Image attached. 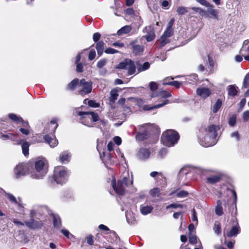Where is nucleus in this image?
Wrapping results in <instances>:
<instances>
[{
	"label": "nucleus",
	"mask_w": 249,
	"mask_h": 249,
	"mask_svg": "<svg viewBox=\"0 0 249 249\" xmlns=\"http://www.w3.org/2000/svg\"><path fill=\"white\" fill-rule=\"evenodd\" d=\"M219 129V127L214 124L202 125L198 134L200 144L206 147L215 145L217 142V131Z\"/></svg>",
	"instance_id": "obj_1"
},
{
	"label": "nucleus",
	"mask_w": 249,
	"mask_h": 249,
	"mask_svg": "<svg viewBox=\"0 0 249 249\" xmlns=\"http://www.w3.org/2000/svg\"><path fill=\"white\" fill-rule=\"evenodd\" d=\"M112 186L115 193L118 195H124L125 193V187L130 186L133 184L132 176H130L128 172L124 173L122 179L118 180L115 182V179L112 181Z\"/></svg>",
	"instance_id": "obj_2"
},
{
	"label": "nucleus",
	"mask_w": 249,
	"mask_h": 249,
	"mask_svg": "<svg viewBox=\"0 0 249 249\" xmlns=\"http://www.w3.org/2000/svg\"><path fill=\"white\" fill-rule=\"evenodd\" d=\"M47 161L43 158L36 159L35 162V169L29 173L31 177L35 179L41 178L46 173L45 166Z\"/></svg>",
	"instance_id": "obj_3"
},
{
	"label": "nucleus",
	"mask_w": 249,
	"mask_h": 249,
	"mask_svg": "<svg viewBox=\"0 0 249 249\" xmlns=\"http://www.w3.org/2000/svg\"><path fill=\"white\" fill-rule=\"evenodd\" d=\"M179 136L177 132L172 129H169L163 133L161 136V142L167 146H174L178 142Z\"/></svg>",
	"instance_id": "obj_4"
},
{
	"label": "nucleus",
	"mask_w": 249,
	"mask_h": 249,
	"mask_svg": "<svg viewBox=\"0 0 249 249\" xmlns=\"http://www.w3.org/2000/svg\"><path fill=\"white\" fill-rule=\"evenodd\" d=\"M69 176V172L64 167L57 166L54 168L53 178L57 184L65 183Z\"/></svg>",
	"instance_id": "obj_5"
},
{
	"label": "nucleus",
	"mask_w": 249,
	"mask_h": 249,
	"mask_svg": "<svg viewBox=\"0 0 249 249\" xmlns=\"http://www.w3.org/2000/svg\"><path fill=\"white\" fill-rule=\"evenodd\" d=\"M78 115L81 117V123L89 127L93 126L90 125L91 122H96L99 120L98 114L93 111H79Z\"/></svg>",
	"instance_id": "obj_6"
},
{
	"label": "nucleus",
	"mask_w": 249,
	"mask_h": 249,
	"mask_svg": "<svg viewBox=\"0 0 249 249\" xmlns=\"http://www.w3.org/2000/svg\"><path fill=\"white\" fill-rule=\"evenodd\" d=\"M92 83L90 81H86L85 79H81L77 87L78 94L84 96L91 92Z\"/></svg>",
	"instance_id": "obj_7"
},
{
	"label": "nucleus",
	"mask_w": 249,
	"mask_h": 249,
	"mask_svg": "<svg viewBox=\"0 0 249 249\" xmlns=\"http://www.w3.org/2000/svg\"><path fill=\"white\" fill-rule=\"evenodd\" d=\"M117 68L127 70L129 75L134 74L136 71V66L134 62L128 59H126L123 62L120 63Z\"/></svg>",
	"instance_id": "obj_8"
},
{
	"label": "nucleus",
	"mask_w": 249,
	"mask_h": 249,
	"mask_svg": "<svg viewBox=\"0 0 249 249\" xmlns=\"http://www.w3.org/2000/svg\"><path fill=\"white\" fill-rule=\"evenodd\" d=\"M151 124H145L139 126L140 132H139L136 136V138L139 141H143L148 136V132L150 130Z\"/></svg>",
	"instance_id": "obj_9"
},
{
	"label": "nucleus",
	"mask_w": 249,
	"mask_h": 249,
	"mask_svg": "<svg viewBox=\"0 0 249 249\" xmlns=\"http://www.w3.org/2000/svg\"><path fill=\"white\" fill-rule=\"evenodd\" d=\"M28 170V165L26 163H21L18 164L14 169L15 176L17 178L25 176Z\"/></svg>",
	"instance_id": "obj_10"
},
{
	"label": "nucleus",
	"mask_w": 249,
	"mask_h": 249,
	"mask_svg": "<svg viewBox=\"0 0 249 249\" xmlns=\"http://www.w3.org/2000/svg\"><path fill=\"white\" fill-rule=\"evenodd\" d=\"M31 218L30 221H25V224L26 226L31 229H40L42 226L43 223L41 221H36L34 219L33 212L31 213Z\"/></svg>",
	"instance_id": "obj_11"
},
{
	"label": "nucleus",
	"mask_w": 249,
	"mask_h": 249,
	"mask_svg": "<svg viewBox=\"0 0 249 249\" xmlns=\"http://www.w3.org/2000/svg\"><path fill=\"white\" fill-rule=\"evenodd\" d=\"M196 92L198 96L200 97L203 99H206L212 94L211 90L210 89L205 87H198L196 89Z\"/></svg>",
	"instance_id": "obj_12"
},
{
	"label": "nucleus",
	"mask_w": 249,
	"mask_h": 249,
	"mask_svg": "<svg viewBox=\"0 0 249 249\" xmlns=\"http://www.w3.org/2000/svg\"><path fill=\"white\" fill-rule=\"evenodd\" d=\"M57 126L58 124L55 121H51L50 123L44 129V133H49L53 136Z\"/></svg>",
	"instance_id": "obj_13"
},
{
	"label": "nucleus",
	"mask_w": 249,
	"mask_h": 249,
	"mask_svg": "<svg viewBox=\"0 0 249 249\" xmlns=\"http://www.w3.org/2000/svg\"><path fill=\"white\" fill-rule=\"evenodd\" d=\"M240 228L238 223L234 226H233L231 229L228 231L226 233H224L225 237L227 236L231 237L232 236H236L240 232Z\"/></svg>",
	"instance_id": "obj_14"
},
{
	"label": "nucleus",
	"mask_w": 249,
	"mask_h": 249,
	"mask_svg": "<svg viewBox=\"0 0 249 249\" xmlns=\"http://www.w3.org/2000/svg\"><path fill=\"white\" fill-rule=\"evenodd\" d=\"M150 155V152L148 149L142 148L139 150L137 156L141 160H145L149 158Z\"/></svg>",
	"instance_id": "obj_15"
},
{
	"label": "nucleus",
	"mask_w": 249,
	"mask_h": 249,
	"mask_svg": "<svg viewBox=\"0 0 249 249\" xmlns=\"http://www.w3.org/2000/svg\"><path fill=\"white\" fill-rule=\"evenodd\" d=\"M45 142L48 143L52 147H54L58 144V141L55 137L52 138L49 134H46L44 136Z\"/></svg>",
	"instance_id": "obj_16"
},
{
	"label": "nucleus",
	"mask_w": 249,
	"mask_h": 249,
	"mask_svg": "<svg viewBox=\"0 0 249 249\" xmlns=\"http://www.w3.org/2000/svg\"><path fill=\"white\" fill-rule=\"evenodd\" d=\"M227 90L228 95L231 97L237 95L239 91L238 88L235 85H229L227 88Z\"/></svg>",
	"instance_id": "obj_17"
},
{
	"label": "nucleus",
	"mask_w": 249,
	"mask_h": 249,
	"mask_svg": "<svg viewBox=\"0 0 249 249\" xmlns=\"http://www.w3.org/2000/svg\"><path fill=\"white\" fill-rule=\"evenodd\" d=\"M232 194L234 196V202L231 206H227L226 205L225 206V211L226 212L228 213H232L231 209H232V210H233L234 207L235 209V211H237V208H236L237 195H236V193L235 191L232 190Z\"/></svg>",
	"instance_id": "obj_18"
},
{
	"label": "nucleus",
	"mask_w": 249,
	"mask_h": 249,
	"mask_svg": "<svg viewBox=\"0 0 249 249\" xmlns=\"http://www.w3.org/2000/svg\"><path fill=\"white\" fill-rule=\"evenodd\" d=\"M71 154L68 151L62 152L59 156V160L62 163L68 162L70 160Z\"/></svg>",
	"instance_id": "obj_19"
},
{
	"label": "nucleus",
	"mask_w": 249,
	"mask_h": 249,
	"mask_svg": "<svg viewBox=\"0 0 249 249\" xmlns=\"http://www.w3.org/2000/svg\"><path fill=\"white\" fill-rule=\"evenodd\" d=\"M168 103H169V100L166 99V100H164V101L162 103L156 105L155 106L151 107L149 105H145L143 106V109L144 110H145V111L150 110L154 109L155 108H158L162 107L163 106H164Z\"/></svg>",
	"instance_id": "obj_20"
},
{
	"label": "nucleus",
	"mask_w": 249,
	"mask_h": 249,
	"mask_svg": "<svg viewBox=\"0 0 249 249\" xmlns=\"http://www.w3.org/2000/svg\"><path fill=\"white\" fill-rule=\"evenodd\" d=\"M103 161L106 165L111 164L114 162V160L112 159L111 154L109 153H103Z\"/></svg>",
	"instance_id": "obj_21"
},
{
	"label": "nucleus",
	"mask_w": 249,
	"mask_h": 249,
	"mask_svg": "<svg viewBox=\"0 0 249 249\" xmlns=\"http://www.w3.org/2000/svg\"><path fill=\"white\" fill-rule=\"evenodd\" d=\"M133 48V52L136 55L140 54L143 51V47L140 45H135L134 43L132 42L130 44Z\"/></svg>",
	"instance_id": "obj_22"
},
{
	"label": "nucleus",
	"mask_w": 249,
	"mask_h": 249,
	"mask_svg": "<svg viewBox=\"0 0 249 249\" xmlns=\"http://www.w3.org/2000/svg\"><path fill=\"white\" fill-rule=\"evenodd\" d=\"M153 209V208L151 206L141 205L140 206V211L143 215H146L150 213Z\"/></svg>",
	"instance_id": "obj_23"
},
{
	"label": "nucleus",
	"mask_w": 249,
	"mask_h": 249,
	"mask_svg": "<svg viewBox=\"0 0 249 249\" xmlns=\"http://www.w3.org/2000/svg\"><path fill=\"white\" fill-rule=\"evenodd\" d=\"M216 203L217 205L215 209V213L218 216H221L223 214L222 202L221 200H218Z\"/></svg>",
	"instance_id": "obj_24"
},
{
	"label": "nucleus",
	"mask_w": 249,
	"mask_h": 249,
	"mask_svg": "<svg viewBox=\"0 0 249 249\" xmlns=\"http://www.w3.org/2000/svg\"><path fill=\"white\" fill-rule=\"evenodd\" d=\"M96 49L99 56L102 55L104 50V42L103 41H99L96 45Z\"/></svg>",
	"instance_id": "obj_25"
},
{
	"label": "nucleus",
	"mask_w": 249,
	"mask_h": 249,
	"mask_svg": "<svg viewBox=\"0 0 249 249\" xmlns=\"http://www.w3.org/2000/svg\"><path fill=\"white\" fill-rule=\"evenodd\" d=\"M132 30V27L129 25H126L117 31V34L118 36H121L123 34H125L129 33Z\"/></svg>",
	"instance_id": "obj_26"
},
{
	"label": "nucleus",
	"mask_w": 249,
	"mask_h": 249,
	"mask_svg": "<svg viewBox=\"0 0 249 249\" xmlns=\"http://www.w3.org/2000/svg\"><path fill=\"white\" fill-rule=\"evenodd\" d=\"M223 103V100L221 99H218L215 103L214 104L212 107V111L213 113L217 112L218 110L222 106Z\"/></svg>",
	"instance_id": "obj_27"
},
{
	"label": "nucleus",
	"mask_w": 249,
	"mask_h": 249,
	"mask_svg": "<svg viewBox=\"0 0 249 249\" xmlns=\"http://www.w3.org/2000/svg\"><path fill=\"white\" fill-rule=\"evenodd\" d=\"M110 94V96L109 97V102L113 104L117 100L119 95L118 93V90L115 89H112L111 90Z\"/></svg>",
	"instance_id": "obj_28"
},
{
	"label": "nucleus",
	"mask_w": 249,
	"mask_h": 249,
	"mask_svg": "<svg viewBox=\"0 0 249 249\" xmlns=\"http://www.w3.org/2000/svg\"><path fill=\"white\" fill-rule=\"evenodd\" d=\"M208 7L207 12L211 15L215 19L217 18V11L213 9V5L211 4V6H206Z\"/></svg>",
	"instance_id": "obj_29"
},
{
	"label": "nucleus",
	"mask_w": 249,
	"mask_h": 249,
	"mask_svg": "<svg viewBox=\"0 0 249 249\" xmlns=\"http://www.w3.org/2000/svg\"><path fill=\"white\" fill-rule=\"evenodd\" d=\"M159 95L161 96L162 97H163L164 98L170 97L172 96L170 92H169L167 91L163 90V91L159 92L158 94H156L155 93H152L150 95V97H151V98H153V97L158 96Z\"/></svg>",
	"instance_id": "obj_30"
},
{
	"label": "nucleus",
	"mask_w": 249,
	"mask_h": 249,
	"mask_svg": "<svg viewBox=\"0 0 249 249\" xmlns=\"http://www.w3.org/2000/svg\"><path fill=\"white\" fill-rule=\"evenodd\" d=\"M78 79L75 78L71 81L68 85V89L70 90H74L75 89H77L78 85L79 84Z\"/></svg>",
	"instance_id": "obj_31"
},
{
	"label": "nucleus",
	"mask_w": 249,
	"mask_h": 249,
	"mask_svg": "<svg viewBox=\"0 0 249 249\" xmlns=\"http://www.w3.org/2000/svg\"><path fill=\"white\" fill-rule=\"evenodd\" d=\"M53 225L57 228H59L61 226V219L60 217L55 214H53Z\"/></svg>",
	"instance_id": "obj_32"
},
{
	"label": "nucleus",
	"mask_w": 249,
	"mask_h": 249,
	"mask_svg": "<svg viewBox=\"0 0 249 249\" xmlns=\"http://www.w3.org/2000/svg\"><path fill=\"white\" fill-rule=\"evenodd\" d=\"M160 42L159 47L161 48L164 46L166 44L170 42V40L168 37L161 36L160 39L159 40Z\"/></svg>",
	"instance_id": "obj_33"
},
{
	"label": "nucleus",
	"mask_w": 249,
	"mask_h": 249,
	"mask_svg": "<svg viewBox=\"0 0 249 249\" xmlns=\"http://www.w3.org/2000/svg\"><path fill=\"white\" fill-rule=\"evenodd\" d=\"M30 144L27 142H24L21 146L22 153L25 156H27L29 155V147Z\"/></svg>",
	"instance_id": "obj_34"
},
{
	"label": "nucleus",
	"mask_w": 249,
	"mask_h": 249,
	"mask_svg": "<svg viewBox=\"0 0 249 249\" xmlns=\"http://www.w3.org/2000/svg\"><path fill=\"white\" fill-rule=\"evenodd\" d=\"M191 168L189 166H185L181 168L178 173L179 177H183V176L187 175L190 173Z\"/></svg>",
	"instance_id": "obj_35"
},
{
	"label": "nucleus",
	"mask_w": 249,
	"mask_h": 249,
	"mask_svg": "<svg viewBox=\"0 0 249 249\" xmlns=\"http://www.w3.org/2000/svg\"><path fill=\"white\" fill-rule=\"evenodd\" d=\"M8 116L10 119L13 121L14 122L19 123L20 122L23 121V119L19 116L13 113H10L8 114Z\"/></svg>",
	"instance_id": "obj_36"
},
{
	"label": "nucleus",
	"mask_w": 249,
	"mask_h": 249,
	"mask_svg": "<svg viewBox=\"0 0 249 249\" xmlns=\"http://www.w3.org/2000/svg\"><path fill=\"white\" fill-rule=\"evenodd\" d=\"M220 179V178L218 176H212L207 178V182L211 184L218 182Z\"/></svg>",
	"instance_id": "obj_37"
},
{
	"label": "nucleus",
	"mask_w": 249,
	"mask_h": 249,
	"mask_svg": "<svg viewBox=\"0 0 249 249\" xmlns=\"http://www.w3.org/2000/svg\"><path fill=\"white\" fill-rule=\"evenodd\" d=\"M214 232L217 235H219L221 233V229L220 223L218 221H215L213 228Z\"/></svg>",
	"instance_id": "obj_38"
},
{
	"label": "nucleus",
	"mask_w": 249,
	"mask_h": 249,
	"mask_svg": "<svg viewBox=\"0 0 249 249\" xmlns=\"http://www.w3.org/2000/svg\"><path fill=\"white\" fill-rule=\"evenodd\" d=\"M145 39L148 42L153 40L155 38V35L154 32L152 31L148 32L146 35L144 36Z\"/></svg>",
	"instance_id": "obj_39"
},
{
	"label": "nucleus",
	"mask_w": 249,
	"mask_h": 249,
	"mask_svg": "<svg viewBox=\"0 0 249 249\" xmlns=\"http://www.w3.org/2000/svg\"><path fill=\"white\" fill-rule=\"evenodd\" d=\"M181 84H182V83L181 82H179L178 81H171V82H165L163 83V85H171V86H174L177 88H179L180 87V86L181 85Z\"/></svg>",
	"instance_id": "obj_40"
},
{
	"label": "nucleus",
	"mask_w": 249,
	"mask_h": 249,
	"mask_svg": "<svg viewBox=\"0 0 249 249\" xmlns=\"http://www.w3.org/2000/svg\"><path fill=\"white\" fill-rule=\"evenodd\" d=\"M188 9L187 7L179 6L178 8L177 12L178 15H182L188 12Z\"/></svg>",
	"instance_id": "obj_41"
},
{
	"label": "nucleus",
	"mask_w": 249,
	"mask_h": 249,
	"mask_svg": "<svg viewBox=\"0 0 249 249\" xmlns=\"http://www.w3.org/2000/svg\"><path fill=\"white\" fill-rule=\"evenodd\" d=\"M173 35V29L166 28L165 31L164 32L162 36L169 38Z\"/></svg>",
	"instance_id": "obj_42"
},
{
	"label": "nucleus",
	"mask_w": 249,
	"mask_h": 249,
	"mask_svg": "<svg viewBox=\"0 0 249 249\" xmlns=\"http://www.w3.org/2000/svg\"><path fill=\"white\" fill-rule=\"evenodd\" d=\"M249 87V72H248L244 78L242 88L246 89Z\"/></svg>",
	"instance_id": "obj_43"
},
{
	"label": "nucleus",
	"mask_w": 249,
	"mask_h": 249,
	"mask_svg": "<svg viewBox=\"0 0 249 249\" xmlns=\"http://www.w3.org/2000/svg\"><path fill=\"white\" fill-rule=\"evenodd\" d=\"M131 216V213H128V212H126L125 213V216H126V220L128 222V223H129V224H134L135 223V217L134 216H132V217H131L130 218H129V216Z\"/></svg>",
	"instance_id": "obj_44"
},
{
	"label": "nucleus",
	"mask_w": 249,
	"mask_h": 249,
	"mask_svg": "<svg viewBox=\"0 0 249 249\" xmlns=\"http://www.w3.org/2000/svg\"><path fill=\"white\" fill-rule=\"evenodd\" d=\"M96 56V52L94 49H91L90 50L88 54V59L89 61L93 60Z\"/></svg>",
	"instance_id": "obj_45"
},
{
	"label": "nucleus",
	"mask_w": 249,
	"mask_h": 249,
	"mask_svg": "<svg viewBox=\"0 0 249 249\" xmlns=\"http://www.w3.org/2000/svg\"><path fill=\"white\" fill-rule=\"evenodd\" d=\"M189 240L190 243L192 244H195L197 242V237L195 235L193 234V233H190L189 236Z\"/></svg>",
	"instance_id": "obj_46"
},
{
	"label": "nucleus",
	"mask_w": 249,
	"mask_h": 249,
	"mask_svg": "<svg viewBox=\"0 0 249 249\" xmlns=\"http://www.w3.org/2000/svg\"><path fill=\"white\" fill-rule=\"evenodd\" d=\"M5 195L7 196V197L11 202L15 204L18 203L17 199L12 194L5 193Z\"/></svg>",
	"instance_id": "obj_47"
},
{
	"label": "nucleus",
	"mask_w": 249,
	"mask_h": 249,
	"mask_svg": "<svg viewBox=\"0 0 249 249\" xmlns=\"http://www.w3.org/2000/svg\"><path fill=\"white\" fill-rule=\"evenodd\" d=\"M106 64L107 60L105 58L102 59L98 62L97 64V67L98 68L101 69L103 68L104 66H105L106 65Z\"/></svg>",
	"instance_id": "obj_48"
},
{
	"label": "nucleus",
	"mask_w": 249,
	"mask_h": 249,
	"mask_svg": "<svg viewBox=\"0 0 249 249\" xmlns=\"http://www.w3.org/2000/svg\"><path fill=\"white\" fill-rule=\"evenodd\" d=\"M150 193L153 196H158L160 193V189L158 188H155L150 190Z\"/></svg>",
	"instance_id": "obj_49"
},
{
	"label": "nucleus",
	"mask_w": 249,
	"mask_h": 249,
	"mask_svg": "<svg viewBox=\"0 0 249 249\" xmlns=\"http://www.w3.org/2000/svg\"><path fill=\"white\" fill-rule=\"evenodd\" d=\"M171 0H160V3L162 6V8L164 9H168L169 6V3Z\"/></svg>",
	"instance_id": "obj_50"
},
{
	"label": "nucleus",
	"mask_w": 249,
	"mask_h": 249,
	"mask_svg": "<svg viewBox=\"0 0 249 249\" xmlns=\"http://www.w3.org/2000/svg\"><path fill=\"white\" fill-rule=\"evenodd\" d=\"M236 122V117L235 115L231 116L229 120V124L231 126H233Z\"/></svg>",
	"instance_id": "obj_51"
},
{
	"label": "nucleus",
	"mask_w": 249,
	"mask_h": 249,
	"mask_svg": "<svg viewBox=\"0 0 249 249\" xmlns=\"http://www.w3.org/2000/svg\"><path fill=\"white\" fill-rule=\"evenodd\" d=\"M150 90L152 91L156 90L158 88V84L155 82H151L149 85Z\"/></svg>",
	"instance_id": "obj_52"
},
{
	"label": "nucleus",
	"mask_w": 249,
	"mask_h": 249,
	"mask_svg": "<svg viewBox=\"0 0 249 249\" xmlns=\"http://www.w3.org/2000/svg\"><path fill=\"white\" fill-rule=\"evenodd\" d=\"M188 193L186 191H180L177 193V196L178 197H185L187 196Z\"/></svg>",
	"instance_id": "obj_53"
},
{
	"label": "nucleus",
	"mask_w": 249,
	"mask_h": 249,
	"mask_svg": "<svg viewBox=\"0 0 249 249\" xmlns=\"http://www.w3.org/2000/svg\"><path fill=\"white\" fill-rule=\"evenodd\" d=\"M150 67V64L148 62H144L142 64L141 69L140 70V71L142 72L148 70Z\"/></svg>",
	"instance_id": "obj_54"
},
{
	"label": "nucleus",
	"mask_w": 249,
	"mask_h": 249,
	"mask_svg": "<svg viewBox=\"0 0 249 249\" xmlns=\"http://www.w3.org/2000/svg\"><path fill=\"white\" fill-rule=\"evenodd\" d=\"M86 240L87 241V242L88 244L89 245H93L94 244V240H93V237L91 235H88L86 238Z\"/></svg>",
	"instance_id": "obj_55"
},
{
	"label": "nucleus",
	"mask_w": 249,
	"mask_h": 249,
	"mask_svg": "<svg viewBox=\"0 0 249 249\" xmlns=\"http://www.w3.org/2000/svg\"><path fill=\"white\" fill-rule=\"evenodd\" d=\"M196 2L205 6H211V4L206 0H196Z\"/></svg>",
	"instance_id": "obj_56"
},
{
	"label": "nucleus",
	"mask_w": 249,
	"mask_h": 249,
	"mask_svg": "<svg viewBox=\"0 0 249 249\" xmlns=\"http://www.w3.org/2000/svg\"><path fill=\"white\" fill-rule=\"evenodd\" d=\"M183 207V205L181 204H171L167 206H166V209L167 210L170 208H181Z\"/></svg>",
	"instance_id": "obj_57"
},
{
	"label": "nucleus",
	"mask_w": 249,
	"mask_h": 249,
	"mask_svg": "<svg viewBox=\"0 0 249 249\" xmlns=\"http://www.w3.org/2000/svg\"><path fill=\"white\" fill-rule=\"evenodd\" d=\"M105 52L107 54H114L118 53V51L113 48H108L105 50Z\"/></svg>",
	"instance_id": "obj_58"
},
{
	"label": "nucleus",
	"mask_w": 249,
	"mask_h": 249,
	"mask_svg": "<svg viewBox=\"0 0 249 249\" xmlns=\"http://www.w3.org/2000/svg\"><path fill=\"white\" fill-rule=\"evenodd\" d=\"M88 105L89 107H97L99 106L98 103H96L94 101L89 100L88 102Z\"/></svg>",
	"instance_id": "obj_59"
},
{
	"label": "nucleus",
	"mask_w": 249,
	"mask_h": 249,
	"mask_svg": "<svg viewBox=\"0 0 249 249\" xmlns=\"http://www.w3.org/2000/svg\"><path fill=\"white\" fill-rule=\"evenodd\" d=\"M14 136V135L12 134H6V135H5V134H2L1 135V138L3 139V140H7V139H11L12 140L13 139V137Z\"/></svg>",
	"instance_id": "obj_60"
},
{
	"label": "nucleus",
	"mask_w": 249,
	"mask_h": 249,
	"mask_svg": "<svg viewBox=\"0 0 249 249\" xmlns=\"http://www.w3.org/2000/svg\"><path fill=\"white\" fill-rule=\"evenodd\" d=\"M100 34L99 33H95L93 35V40L95 42H96L100 39Z\"/></svg>",
	"instance_id": "obj_61"
},
{
	"label": "nucleus",
	"mask_w": 249,
	"mask_h": 249,
	"mask_svg": "<svg viewBox=\"0 0 249 249\" xmlns=\"http://www.w3.org/2000/svg\"><path fill=\"white\" fill-rule=\"evenodd\" d=\"M76 71L79 72L83 71V65L81 63H76Z\"/></svg>",
	"instance_id": "obj_62"
},
{
	"label": "nucleus",
	"mask_w": 249,
	"mask_h": 249,
	"mask_svg": "<svg viewBox=\"0 0 249 249\" xmlns=\"http://www.w3.org/2000/svg\"><path fill=\"white\" fill-rule=\"evenodd\" d=\"M231 137L236 139L237 141L240 140V135L237 131H235L231 134Z\"/></svg>",
	"instance_id": "obj_63"
},
{
	"label": "nucleus",
	"mask_w": 249,
	"mask_h": 249,
	"mask_svg": "<svg viewBox=\"0 0 249 249\" xmlns=\"http://www.w3.org/2000/svg\"><path fill=\"white\" fill-rule=\"evenodd\" d=\"M243 119L245 121H247L249 119V110L245 111L243 113Z\"/></svg>",
	"instance_id": "obj_64"
}]
</instances>
